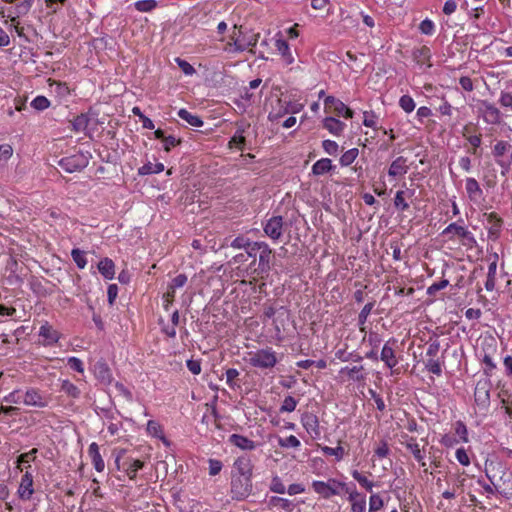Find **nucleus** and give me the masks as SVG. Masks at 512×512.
<instances>
[{"instance_id": "33", "label": "nucleus", "mask_w": 512, "mask_h": 512, "mask_svg": "<svg viewBox=\"0 0 512 512\" xmlns=\"http://www.w3.org/2000/svg\"><path fill=\"white\" fill-rule=\"evenodd\" d=\"M164 170L162 163L152 164L148 162L138 169L139 175L157 174Z\"/></svg>"}, {"instance_id": "11", "label": "nucleus", "mask_w": 512, "mask_h": 512, "mask_svg": "<svg viewBox=\"0 0 512 512\" xmlns=\"http://www.w3.org/2000/svg\"><path fill=\"white\" fill-rule=\"evenodd\" d=\"M259 34H238L237 37H231L234 48L231 51H244L257 42Z\"/></svg>"}, {"instance_id": "26", "label": "nucleus", "mask_w": 512, "mask_h": 512, "mask_svg": "<svg viewBox=\"0 0 512 512\" xmlns=\"http://www.w3.org/2000/svg\"><path fill=\"white\" fill-rule=\"evenodd\" d=\"M23 402L26 405H31V406H37V407L45 406V401L43 400L42 396L35 390H28L23 395Z\"/></svg>"}, {"instance_id": "58", "label": "nucleus", "mask_w": 512, "mask_h": 512, "mask_svg": "<svg viewBox=\"0 0 512 512\" xmlns=\"http://www.w3.org/2000/svg\"><path fill=\"white\" fill-rule=\"evenodd\" d=\"M270 490L278 494H284L286 492L285 485L282 483L281 479L278 476L272 478Z\"/></svg>"}, {"instance_id": "40", "label": "nucleus", "mask_w": 512, "mask_h": 512, "mask_svg": "<svg viewBox=\"0 0 512 512\" xmlns=\"http://www.w3.org/2000/svg\"><path fill=\"white\" fill-rule=\"evenodd\" d=\"M511 146L512 145L507 141H497L492 149V154L495 157V159L501 158L505 155L509 148H511Z\"/></svg>"}, {"instance_id": "2", "label": "nucleus", "mask_w": 512, "mask_h": 512, "mask_svg": "<svg viewBox=\"0 0 512 512\" xmlns=\"http://www.w3.org/2000/svg\"><path fill=\"white\" fill-rule=\"evenodd\" d=\"M312 488L314 491L325 499H329L331 496L338 495L339 489L349 492V487L346 483L338 481L337 479L330 478L327 482L324 481H313Z\"/></svg>"}, {"instance_id": "32", "label": "nucleus", "mask_w": 512, "mask_h": 512, "mask_svg": "<svg viewBox=\"0 0 512 512\" xmlns=\"http://www.w3.org/2000/svg\"><path fill=\"white\" fill-rule=\"evenodd\" d=\"M496 270H497V262L493 261L488 266L487 280L485 282V288L487 291H492L495 288Z\"/></svg>"}, {"instance_id": "25", "label": "nucleus", "mask_w": 512, "mask_h": 512, "mask_svg": "<svg viewBox=\"0 0 512 512\" xmlns=\"http://www.w3.org/2000/svg\"><path fill=\"white\" fill-rule=\"evenodd\" d=\"M405 446L408 450H410L414 458L421 464V466L424 467L426 463L424 462L423 450L420 449L419 444L416 442V439L410 437L405 443Z\"/></svg>"}, {"instance_id": "18", "label": "nucleus", "mask_w": 512, "mask_h": 512, "mask_svg": "<svg viewBox=\"0 0 512 512\" xmlns=\"http://www.w3.org/2000/svg\"><path fill=\"white\" fill-rule=\"evenodd\" d=\"M88 454L92 460V463L94 465V468L98 472H102L105 468L104 460L102 459L100 452H99V446L97 443L93 442L90 444L88 448Z\"/></svg>"}, {"instance_id": "61", "label": "nucleus", "mask_w": 512, "mask_h": 512, "mask_svg": "<svg viewBox=\"0 0 512 512\" xmlns=\"http://www.w3.org/2000/svg\"><path fill=\"white\" fill-rule=\"evenodd\" d=\"M147 432L155 437H160L162 434L161 426L154 420H149L147 423Z\"/></svg>"}, {"instance_id": "53", "label": "nucleus", "mask_w": 512, "mask_h": 512, "mask_svg": "<svg viewBox=\"0 0 512 512\" xmlns=\"http://www.w3.org/2000/svg\"><path fill=\"white\" fill-rule=\"evenodd\" d=\"M399 105L406 113H410L415 109V102L409 95L401 96Z\"/></svg>"}, {"instance_id": "27", "label": "nucleus", "mask_w": 512, "mask_h": 512, "mask_svg": "<svg viewBox=\"0 0 512 512\" xmlns=\"http://www.w3.org/2000/svg\"><path fill=\"white\" fill-rule=\"evenodd\" d=\"M39 335L44 338L48 345L56 343L59 338L58 332L47 324L40 327Z\"/></svg>"}, {"instance_id": "35", "label": "nucleus", "mask_w": 512, "mask_h": 512, "mask_svg": "<svg viewBox=\"0 0 512 512\" xmlns=\"http://www.w3.org/2000/svg\"><path fill=\"white\" fill-rule=\"evenodd\" d=\"M363 370V366H354V367H344L340 370L341 374H347L348 377L354 381H361L364 379V376L361 374Z\"/></svg>"}, {"instance_id": "50", "label": "nucleus", "mask_w": 512, "mask_h": 512, "mask_svg": "<svg viewBox=\"0 0 512 512\" xmlns=\"http://www.w3.org/2000/svg\"><path fill=\"white\" fill-rule=\"evenodd\" d=\"M352 477L367 491H371L374 484L372 481H370L366 476L362 475L357 470H354L352 472Z\"/></svg>"}, {"instance_id": "46", "label": "nucleus", "mask_w": 512, "mask_h": 512, "mask_svg": "<svg viewBox=\"0 0 512 512\" xmlns=\"http://www.w3.org/2000/svg\"><path fill=\"white\" fill-rule=\"evenodd\" d=\"M278 445L282 448H298L300 447L301 443L297 437L290 435L286 438H279Z\"/></svg>"}, {"instance_id": "28", "label": "nucleus", "mask_w": 512, "mask_h": 512, "mask_svg": "<svg viewBox=\"0 0 512 512\" xmlns=\"http://www.w3.org/2000/svg\"><path fill=\"white\" fill-rule=\"evenodd\" d=\"M325 107L331 109L338 116L342 115L346 105L334 96H327L324 100Z\"/></svg>"}, {"instance_id": "39", "label": "nucleus", "mask_w": 512, "mask_h": 512, "mask_svg": "<svg viewBox=\"0 0 512 512\" xmlns=\"http://www.w3.org/2000/svg\"><path fill=\"white\" fill-rule=\"evenodd\" d=\"M425 368L437 376L442 373L441 361L439 358L427 357V360L425 361Z\"/></svg>"}, {"instance_id": "57", "label": "nucleus", "mask_w": 512, "mask_h": 512, "mask_svg": "<svg viewBox=\"0 0 512 512\" xmlns=\"http://www.w3.org/2000/svg\"><path fill=\"white\" fill-rule=\"evenodd\" d=\"M297 406V400L292 396L285 397L280 412H293Z\"/></svg>"}, {"instance_id": "44", "label": "nucleus", "mask_w": 512, "mask_h": 512, "mask_svg": "<svg viewBox=\"0 0 512 512\" xmlns=\"http://www.w3.org/2000/svg\"><path fill=\"white\" fill-rule=\"evenodd\" d=\"M144 466L143 461L136 459L131 460L127 466L126 473L130 479H135L137 476L138 470L142 469Z\"/></svg>"}, {"instance_id": "15", "label": "nucleus", "mask_w": 512, "mask_h": 512, "mask_svg": "<svg viewBox=\"0 0 512 512\" xmlns=\"http://www.w3.org/2000/svg\"><path fill=\"white\" fill-rule=\"evenodd\" d=\"M409 170L407 158L403 156L397 157L390 165L388 175L391 177L403 176Z\"/></svg>"}, {"instance_id": "47", "label": "nucleus", "mask_w": 512, "mask_h": 512, "mask_svg": "<svg viewBox=\"0 0 512 512\" xmlns=\"http://www.w3.org/2000/svg\"><path fill=\"white\" fill-rule=\"evenodd\" d=\"M46 8L52 12L56 13L61 10L63 7L68 5L69 0H43Z\"/></svg>"}, {"instance_id": "60", "label": "nucleus", "mask_w": 512, "mask_h": 512, "mask_svg": "<svg viewBox=\"0 0 512 512\" xmlns=\"http://www.w3.org/2000/svg\"><path fill=\"white\" fill-rule=\"evenodd\" d=\"M449 285V281L446 279H443L437 283H433L431 286L427 289V294L430 296H434L438 291L446 288Z\"/></svg>"}, {"instance_id": "23", "label": "nucleus", "mask_w": 512, "mask_h": 512, "mask_svg": "<svg viewBox=\"0 0 512 512\" xmlns=\"http://www.w3.org/2000/svg\"><path fill=\"white\" fill-rule=\"evenodd\" d=\"M450 233H455L458 237L463 239H468L474 241V238L467 229L462 226H459L457 223L449 224L443 231L444 235H448Z\"/></svg>"}, {"instance_id": "59", "label": "nucleus", "mask_w": 512, "mask_h": 512, "mask_svg": "<svg viewBox=\"0 0 512 512\" xmlns=\"http://www.w3.org/2000/svg\"><path fill=\"white\" fill-rule=\"evenodd\" d=\"M175 62L179 66V68L183 71L185 75H193L196 71L194 67L188 63L186 60H183L179 57L175 59Z\"/></svg>"}, {"instance_id": "51", "label": "nucleus", "mask_w": 512, "mask_h": 512, "mask_svg": "<svg viewBox=\"0 0 512 512\" xmlns=\"http://www.w3.org/2000/svg\"><path fill=\"white\" fill-rule=\"evenodd\" d=\"M384 506V501L379 494H372L369 498V512H377Z\"/></svg>"}, {"instance_id": "16", "label": "nucleus", "mask_w": 512, "mask_h": 512, "mask_svg": "<svg viewBox=\"0 0 512 512\" xmlns=\"http://www.w3.org/2000/svg\"><path fill=\"white\" fill-rule=\"evenodd\" d=\"M475 402L480 406H487L490 400V392L487 382H478L475 388Z\"/></svg>"}, {"instance_id": "7", "label": "nucleus", "mask_w": 512, "mask_h": 512, "mask_svg": "<svg viewBox=\"0 0 512 512\" xmlns=\"http://www.w3.org/2000/svg\"><path fill=\"white\" fill-rule=\"evenodd\" d=\"M397 344L395 338H390L381 350L380 359L385 363L386 367L393 369L398 364L394 347Z\"/></svg>"}, {"instance_id": "38", "label": "nucleus", "mask_w": 512, "mask_h": 512, "mask_svg": "<svg viewBox=\"0 0 512 512\" xmlns=\"http://www.w3.org/2000/svg\"><path fill=\"white\" fill-rule=\"evenodd\" d=\"M275 46L281 55L286 59L287 63L291 64L293 62V57L290 54L288 43L285 40L276 39Z\"/></svg>"}, {"instance_id": "41", "label": "nucleus", "mask_w": 512, "mask_h": 512, "mask_svg": "<svg viewBox=\"0 0 512 512\" xmlns=\"http://www.w3.org/2000/svg\"><path fill=\"white\" fill-rule=\"evenodd\" d=\"M359 154V150L357 148H352L346 152H344L340 157L341 166H349L351 165Z\"/></svg>"}, {"instance_id": "8", "label": "nucleus", "mask_w": 512, "mask_h": 512, "mask_svg": "<svg viewBox=\"0 0 512 512\" xmlns=\"http://www.w3.org/2000/svg\"><path fill=\"white\" fill-rule=\"evenodd\" d=\"M254 247L259 249V264L258 268L262 273H268L271 269L270 261L272 257V249L265 242H254Z\"/></svg>"}, {"instance_id": "22", "label": "nucleus", "mask_w": 512, "mask_h": 512, "mask_svg": "<svg viewBox=\"0 0 512 512\" xmlns=\"http://www.w3.org/2000/svg\"><path fill=\"white\" fill-rule=\"evenodd\" d=\"M334 169L332 161L329 158H322L316 161L312 166V173L314 175H324Z\"/></svg>"}, {"instance_id": "29", "label": "nucleus", "mask_w": 512, "mask_h": 512, "mask_svg": "<svg viewBox=\"0 0 512 512\" xmlns=\"http://www.w3.org/2000/svg\"><path fill=\"white\" fill-rule=\"evenodd\" d=\"M269 504L274 507H279L286 512H292L294 509V504L292 501L286 498L273 496L269 500Z\"/></svg>"}, {"instance_id": "21", "label": "nucleus", "mask_w": 512, "mask_h": 512, "mask_svg": "<svg viewBox=\"0 0 512 512\" xmlns=\"http://www.w3.org/2000/svg\"><path fill=\"white\" fill-rule=\"evenodd\" d=\"M98 270L106 279H113L115 275V265L110 258H104L98 263Z\"/></svg>"}, {"instance_id": "48", "label": "nucleus", "mask_w": 512, "mask_h": 512, "mask_svg": "<svg viewBox=\"0 0 512 512\" xmlns=\"http://www.w3.org/2000/svg\"><path fill=\"white\" fill-rule=\"evenodd\" d=\"M71 256H72V259L74 260V262L76 263L77 267L79 269H84L86 264H87V261H86V258H85V253L84 251L78 249V248H75L71 251Z\"/></svg>"}, {"instance_id": "36", "label": "nucleus", "mask_w": 512, "mask_h": 512, "mask_svg": "<svg viewBox=\"0 0 512 512\" xmlns=\"http://www.w3.org/2000/svg\"><path fill=\"white\" fill-rule=\"evenodd\" d=\"M133 6L139 12H151L158 6V3L156 0H139L134 2Z\"/></svg>"}, {"instance_id": "42", "label": "nucleus", "mask_w": 512, "mask_h": 512, "mask_svg": "<svg viewBox=\"0 0 512 512\" xmlns=\"http://www.w3.org/2000/svg\"><path fill=\"white\" fill-rule=\"evenodd\" d=\"M463 136L467 139L470 145L473 147V154H476L477 148L481 146L482 136L479 135H468V127L465 126L463 129Z\"/></svg>"}, {"instance_id": "52", "label": "nucleus", "mask_w": 512, "mask_h": 512, "mask_svg": "<svg viewBox=\"0 0 512 512\" xmlns=\"http://www.w3.org/2000/svg\"><path fill=\"white\" fill-rule=\"evenodd\" d=\"M322 451L325 455L335 456L338 461L342 460L345 454V450L342 446H337L335 448L325 446L322 448Z\"/></svg>"}, {"instance_id": "49", "label": "nucleus", "mask_w": 512, "mask_h": 512, "mask_svg": "<svg viewBox=\"0 0 512 512\" xmlns=\"http://www.w3.org/2000/svg\"><path fill=\"white\" fill-rule=\"evenodd\" d=\"M405 194L406 192L403 190H399L396 192L394 198V205L398 210L406 211L409 209V204L405 200Z\"/></svg>"}, {"instance_id": "55", "label": "nucleus", "mask_w": 512, "mask_h": 512, "mask_svg": "<svg viewBox=\"0 0 512 512\" xmlns=\"http://www.w3.org/2000/svg\"><path fill=\"white\" fill-rule=\"evenodd\" d=\"M239 376V371L234 368H229L226 370V382L230 388L240 387L235 379Z\"/></svg>"}, {"instance_id": "19", "label": "nucleus", "mask_w": 512, "mask_h": 512, "mask_svg": "<svg viewBox=\"0 0 512 512\" xmlns=\"http://www.w3.org/2000/svg\"><path fill=\"white\" fill-rule=\"evenodd\" d=\"M229 442L242 450H254L256 448L254 441L239 434L230 435Z\"/></svg>"}, {"instance_id": "14", "label": "nucleus", "mask_w": 512, "mask_h": 512, "mask_svg": "<svg viewBox=\"0 0 512 512\" xmlns=\"http://www.w3.org/2000/svg\"><path fill=\"white\" fill-rule=\"evenodd\" d=\"M33 493V476L30 472L26 471L22 476L18 494L22 500H29Z\"/></svg>"}, {"instance_id": "37", "label": "nucleus", "mask_w": 512, "mask_h": 512, "mask_svg": "<svg viewBox=\"0 0 512 512\" xmlns=\"http://www.w3.org/2000/svg\"><path fill=\"white\" fill-rule=\"evenodd\" d=\"M243 133H244V128L238 127L235 135L229 141V146L232 147L234 145L239 150H243L244 145L246 143V138L244 137Z\"/></svg>"}, {"instance_id": "63", "label": "nucleus", "mask_w": 512, "mask_h": 512, "mask_svg": "<svg viewBox=\"0 0 512 512\" xmlns=\"http://www.w3.org/2000/svg\"><path fill=\"white\" fill-rule=\"evenodd\" d=\"M499 103L504 108H509L512 111V93L502 91L499 98Z\"/></svg>"}, {"instance_id": "43", "label": "nucleus", "mask_w": 512, "mask_h": 512, "mask_svg": "<svg viewBox=\"0 0 512 512\" xmlns=\"http://www.w3.org/2000/svg\"><path fill=\"white\" fill-rule=\"evenodd\" d=\"M6 1L14 2V0H6ZM15 2H17V6H16L17 17H19V15H25L29 12V10L31 9L35 0H15Z\"/></svg>"}, {"instance_id": "4", "label": "nucleus", "mask_w": 512, "mask_h": 512, "mask_svg": "<svg viewBox=\"0 0 512 512\" xmlns=\"http://www.w3.org/2000/svg\"><path fill=\"white\" fill-rule=\"evenodd\" d=\"M252 491L251 476L234 475L231 481L232 497L237 500L247 498Z\"/></svg>"}, {"instance_id": "3", "label": "nucleus", "mask_w": 512, "mask_h": 512, "mask_svg": "<svg viewBox=\"0 0 512 512\" xmlns=\"http://www.w3.org/2000/svg\"><path fill=\"white\" fill-rule=\"evenodd\" d=\"M249 363L261 369L273 368L277 363L276 353L271 348L260 349L249 353Z\"/></svg>"}, {"instance_id": "24", "label": "nucleus", "mask_w": 512, "mask_h": 512, "mask_svg": "<svg viewBox=\"0 0 512 512\" xmlns=\"http://www.w3.org/2000/svg\"><path fill=\"white\" fill-rule=\"evenodd\" d=\"M234 466L238 472V475L252 476V464L248 457H239L235 461Z\"/></svg>"}, {"instance_id": "9", "label": "nucleus", "mask_w": 512, "mask_h": 512, "mask_svg": "<svg viewBox=\"0 0 512 512\" xmlns=\"http://www.w3.org/2000/svg\"><path fill=\"white\" fill-rule=\"evenodd\" d=\"M265 234L273 240H278L283 233V218L281 216L271 217L264 226Z\"/></svg>"}, {"instance_id": "17", "label": "nucleus", "mask_w": 512, "mask_h": 512, "mask_svg": "<svg viewBox=\"0 0 512 512\" xmlns=\"http://www.w3.org/2000/svg\"><path fill=\"white\" fill-rule=\"evenodd\" d=\"M465 189L469 199L472 201L478 200L483 194V191L475 178L469 177L466 179Z\"/></svg>"}, {"instance_id": "31", "label": "nucleus", "mask_w": 512, "mask_h": 512, "mask_svg": "<svg viewBox=\"0 0 512 512\" xmlns=\"http://www.w3.org/2000/svg\"><path fill=\"white\" fill-rule=\"evenodd\" d=\"M61 391L73 399H77L81 395V390L69 380L61 382Z\"/></svg>"}, {"instance_id": "12", "label": "nucleus", "mask_w": 512, "mask_h": 512, "mask_svg": "<svg viewBox=\"0 0 512 512\" xmlns=\"http://www.w3.org/2000/svg\"><path fill=\"white\" fill-rule=\"evenodd\" d=\"M301 423L306 431L314 438L321 434L318 417L312 413H305L301 417Z\"/></svg>"}, {"instance_id": "13", "label": "nucleus", "mask_w": 512, "mask_h": 512, "mask_svg": "<svg viewBox=\"0 0 512 512\" xmlns=\"http://www.w3.org/2000/svg\"><path fill=\"white\" fill-rule=\"evenodd\" d=\"M94 375L102 384L109 385L112 382V373L104 360H99L94 365Z\"/></svg>"}, {"instance_id": "45", "label": "nucleus", "mask_w": 512, "mask_h": 512, "mask_svg": "<svg viewBox=\"0 0 512 512\" xmlns=\"http://www.w3.org/2000/svg\"><path fill=\"white\" fill-rule=\"evenodd\" d=\"M414 59L418 64H425L430 59V49L426 46L417 49L413 53Z\"/></svg>"}, {"instance_id": "10", "label": "nucleus", "mask_w": 512, "mask_h": 512, "mask_svg": "<svg viewBox=\"0 0 512 512\" xmlns=\"http://www.w3.org/2000/svg\"><path fill=\"white\" fill-rule=\"evenodd\" d=\"M488 223V238L495 241L499 238L503 220L496 213L485 214Z\"/></svg>"}, {"instance_id": "5", "label": "nucleus", "mask_w": 512, "mask_h": 512, "mask_svg": "<svg viewBox=\"0 0 512 512\" xmlns=\"http://www.w3.org/2000/svg\"><path fill=\"white\" fill-rule=\"evenodd\" d=\"M88 163V157L80 152L64 157L58 162L59 166L68 173L81 171L87 167Z\"/></svg>"}, {"instance_id": "30", "label": "nucleus", "mask_w": 512, "mask_h": 512, "mask_svg": "<svg viewBox=\"0 0 512 512\" xmlns=\"http://www.w3.org/2000/svg\"><path fill=\"white\" fill-rule=\"evenodd\" d=\"M178 116L193 127H201L203 125V121L201 120L200 117L191 114L186 109H180L178 111Z\"/></svg>"}, {"instance_id": "1", "label": "nucleus", "mask_w": 512, "mask_h": 512, "mask_svg": "<svg viewBox=\"0 0 512 512\" xmlns=\"http://www.w3.org/2000/svg\"><path fill=\"white\" fill-rule=\"evenodd\" d=\"M485 475L496 488L499 482H509L512 476L506 466L500 461H487L485 463Z\"/></svg>"}, {"instance_id": "56", "label": "nucleus", "mask_w": 512, "mask_h": 512, "mask_svg": "<svg viewBox=\"0 0 512 512\" xmlns=\"http://www.w3.org/2000/svg\"><path fill=\"white\" fill-rule=\"evenodd\" d=\"M440 350V343L437 339H431L428 342L426 356L431 358H438L437 355Z\"/></svg>"}, {"instance_id": "64", "label": "nucleus", "mask_w": 512, "mask_h": 512, "mask_svg": "<svg viewBox=\"0 0 512 512\" xmlns=\"http://www.w3.org/2000/svg\"><path fill=\"white\" fill-rule=\"evenodd\" d=\"M322 147L329 155H336L338 152V144L332 140H324L322 142Z\"/></svg>"}, {"instance_id": "54", "label": "nucleus", "mask_w": 512, "mask_h": 512, "mask_svg": "<svg viewBox=\"0 0 512 512\" xmlns=\"http://www.w3.org/2000/svg\"><path fill=\"white\" fill-rule=\"evenodd\" d=\"M31 106L38 111H43L50 106V101L45 96H37L31 102Z\"/></svg>"}, {"instance_id": "20", "label": "nucleus", "mask_w": 512, "mask_h": 512, "mask_svg": "<svg viewBox=\"0 0 512 512\" xmlns=\"http://www.w3.org/2000/svg\"><path fill=\"white\" fill-rule=\"evenodd\" d=\"M323 127L326 128L331 134L338 136L343 132L346 125L344 122L334 117H326L323 120Z\"/></svg>"}, {"instance_id": "34", "label": "nucleus", "mask_w": 512, "mask_h": 512, "mask_svg": "<svg viewBox=\"0 0 512 512\" xmlns=\"http://www.w3.org/2000/svg\"><path fill=\"white\" fill-rule=\"evenodd\" d=\"M187 276L185 274H178L175 278H173L172 282L168 286V296L174 298L175 289L183 287L187 282Z\"/></svg>"}, {"instance_id": "6", "label": "nucleus", "mask_w": 512, "mask_h": 512, "mask_svg": "<svg viewBox=\"0 0 512 512\" xmlns=\"http://www.w3.org/2000/svg\"><path fill=\"white\" fill-rule=\"evenodd\" d=\"M479 113L487 124L499 125L502 121L501 111L487 100L480 101Z\"/></svg>"}, {"instance_id": "62", "label": "nucleus", "mask_w": 512, "mask_h": 512, "mask_svg": "<svg viewBox=\"0 0 512 512\" xmlns=\"http://www.w3.org/2000/svg\"><path fill=\"white\" fill-rule=\"evenodd\" d=\"M230 246L236 249H245L250 246V240L244 236H238L231 241Z\"/></svg>"}]
</instances>
